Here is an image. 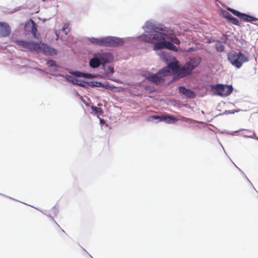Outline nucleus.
<instances>
[{
	"instance_id": "nucleus-3",
	"label": "nucleus",
	"mask_w": 258,
	"mask_h": 258,
	"mask_svg": "<svg viewBox=\"0 0 258 258\" xmlns=\"http://www.w3.org/2000/svg\"><path fill=\"white\" fill-rule=\"evenodd\" d=\"M227 58L232 66L239 69L244 63L249 60L248 55H245L241 52L232 51L227 54Z\"/></svg>"
},
{
	"instance_id": "nucleus-2",
	"label": "nucleus",
	"mask_w": 258,
	"mask_h": 258,
	"mask_svg": "<svg viewBox=\"0 0 258 258\" xmlns=\"http://www.w3.org/2000/svg\"><path fill=\"white\" fill-rule=\"evenodd\" d=\"M200 63V58H193L190 59L181 68L179 67L178 61L169 63L168 68L169 70H171L174 73V77L179 79L190 75L192 71L199 66Z\"/></svg>"
},
{
	"instance_id": "nucleus-28",
	"label": "nucleus",
	"mask_w": 258,
	"mask_h": 258,
	"mask_svg": "<svg viewBox=\"0 0 258 258\" xmlns=\"http://www.w3.org/2000/svg\"><path fill=\"white\" fill-rule=\"evenodd\" d=\"M98 106L101 105V104H100V103H99V104H98Z\"/></svg>"
},
{
	"instance_id": "nucleus-4",
	"label": "nucleus",
	"mask_w": 258,
	"mask_h": 258,
	"mask_svg": "<svg viewBox=\"0 0 258 258\" xmlns=\"http://www.w3.org/2000/svg\"><path fill=\"white\" fill-rule=\"evenodd\" d=\"M170 74L168 66L160 70L157 74H153L150 72H145L143 76L145 77L149 81L157 85L161 83L164 81L163 78L169 76Z\"/></svg>"
},
{
	"instance_id": "nucleus-13",
	"label": "nucleus",
	"mask_w": 258,
	"mask_h": 258,
	"mask_svg": "<svg viewBox=\"0 0 258 258\" xmlns=\"http://www.w3.org/2000/svg\"><path fill=\"white\" fill-rule=\"evenodd\" d=\"M97 54H94V57L91 58L89 62L90 67L92 68L98 67L101 63V60L97 55Z\"/></svg>"
},
{
	"instance_id": "nucleus-23",
	"label": "nucleus",
	"mask_w": 258,
	"mask_h": 258,
	"mask_svg": "<svg viewBox=\"0 0 258 258\" xmlns=\"http://www.w3.org/2000/svg\"><path fill=\"white\" fill-rule=\"evenodd\" d=\"M229 22H230L231 23H232L233 24L235 25H240L239 20L237 19H236L233 17H232V18L230 19Z\"/></svg>"
},
{
	"instance_id": "nucleus-6",
	"label": "nucleus",
	"mask_w": 258,
	"mask_h": 258,
	"mask_svg": "<svg viewBox=\"0 0 258 258\" xmlns=\"http://www.w3.org/2000/svg\"><path fill=\"white\" fill-rule=\"evenodd\" d=\"M211 90L219 96H227L232 93L233 88L231 85L217 84L211 86Z\"/></svg>"
},
{
	"instance_id": "nucleus-19",
	"label": "nucleus",
	"mask_w": 258,
	"mask_h": 258,
	"mask_svg": "<svg viewBox=\"0 0 258 258\" xmlns=\"http://www.w3.org/2000/svg\"><path fill=\"white\" fill-rule=\"evenodd\" d=\"M62 31L66 34H68L70 32L69 24L66 23L62 27Z\"/></svg>"
},
{
	"instance_id": "nucleus-15",
	"label": "nucleus",
	"mask_w": 258,
	"mask_h": 258,
	"mask_svg": "<svg viewBox=\"0 0 258 258\" xmlns=\"http://www.w3.org/2000/svg\"><path fill=\"white\" fill-rule=\"evenodd\" d=\"M91 108L94 114L97 115L98 116L102 115L103 113V111L101 108L97 107L94 106H91Z\"/></svg>"
},
{
	"instance_id": "nucleus-5",
	"label": "nucleus",
	"mask_w": 258,
	"mask_h": 258,
	"mask_svg": "<svg viewBox=\"0 0 258 258\" xmlns=\"http://www.w3.org/2000/svg\"><path fill=\"white\" fill-rule=\"evenodd\" d=\"M158 30L163 31V28L161 27H157L155 29V33L150 35H143L140 36L142 40L144 41L154 43V40L162 41L165 40L167 35L165 33L159 32Z\"/></svg>"
},
{
	"instance_id": "nucleus-11",
	"label": "nucleus",
	"mask_w": 258,
	"mask_h": 258,
	"mask_svg": "<svg viewBox=\"0 0 258 258\" xmlns=\"http://www.w3.org/2000/svg\"><path fill=\"white\" fill-rule=\"evenodd\" d=\"M179 92L180 94L189 98H194L196 96L193 91L189 89H186L183 86H180L179 87Z\"/></svg>"
},
{
	"instance_id": "nucleus-24",
	"label": "nucleus",
	"mask_w": 258,
	"mask_h": 258,
	"mask_svg": "<svg viewBox=\"0 0 258 258\" xmlns=\"http://www.w3.org/2000/svg\"><path fill=\"white\" fill-rule=\"evenodd\" d=\"M114 72V68L112 66H109L108 67L107 71H106V74L108 75H112Z\"/></svg>"
},
{
	"instance_id": "nucleus-10",
	"label": "nucleus",
	"mask_w": 258,
	"mask_h": 258,
	"mask_svg": "<svg viewBox=\"0 0 258 258\" xmlns=\"http://www.w3.org/2000/svg\"><path fill=\"white\" fill-rule=\"evenodd\" d=\"M101 60V64L104 65L107 62H111L113 57L111 53H97V55Z\"/></svg>"
},
{
	"instance_id": "nucleus-17",
	"label": "nucleus",
	"mask_w": 258,
	"mask_h": 258,
	"mask_svg": "<svg viewBox=\"0 0 258 258\" xmlns=\"http://www.w3.org/2000/svg\"><path fill=\"white\" fill-rule=\"evenodd\" d=\"M31 31L33 34V35L34 37L37 38L38 37L37 36V29L36 27V24L34 23V22L33 21L31 20Z\"/></svg>"
},
{
	"instance_id": "nucleus-8",
	"label": "nucleus",
	"mask_w": 258,
	"mask_h": 258,
	"mask_svg": "<svg viewBox=\"0 0 258 258\" xmlns=\"http://www.w3.org/2000/svg\"><path fill=\"white\" fill-rule=\"evenodd\" d=\"M227 10L229 12H231L233 15L235 16H236L237 17H239L241 19H242L243 20L246 21V22H252V21H258V19L255 17H253L252 16L246 15L244 13H241L233 9H232L231 8H227Z\"/></svg>"
},
{
	"instance_id": "nucleus-9",
	"label": "nucleus",
	"mask_w": 258,
	"mask_h": 258,
	"mask_svg": "<svg viewBox=\"0 0 258 258\" xmlns=\"http://www.w3.org/2000/svg\"><path fill=\"white\" fill-rule=\"evenodd\" d=\"M11 32V27L8 23L0 22V37H8L10 35Z\"/></svg>"
},
{
	"instance_id": "nucleus-22",
	"label": "nucleus",
	"mask_w": 258,
	"mask_h": 258,
	"mask_svg": "<svg viewBox=\"0 0 258 258\" xmlns=\"http://www.w3.org/2000/svg\"><path fill=\"white\" fill-rule=\"evenodd\" d=\"M168 38L170 40L172 43H174L176 44H179L180 42L178 38L176 37H171Z\"/></svg>"
},
{
	"instance_id": "nucleus-25",
	"label": "nucleus",
	"mask_w": 258,
	"mask_h": 258,
	"mask_svg": "<svg viewBox=\"0 0 258 258\" xmlns=\"http://www.w3.org/2000/svg\"><path fill=\"white\" fill-rule=\"evenodd\" d=\"M47 64L49 67H53L55 66V62L53 60L50 59L47 61Z\"/></svg>"
},
{
	"instance_id": "nucleus-14",
	"label": "nucleus",
	"mask_w": 258,
	"mask_h": 258,
	"mask_svg": "<svg viewBox=\"0 0 258 258\" xmlns=\"http://www.w3.org/2000/svg\"><path fill=\"white\" fill-rule=\"evenodd\" d=\"M165 48L175 52L178 51V48L171 42L165 41Z\"/></svg>"
},
{
	"instance_id": "nucleus-16",
	"label": "nucleus",
	"mask_w": 258,
	"mask_h": 258,
	"mask_svg": "<svg viewBox=\"0 0 258 258\" xmlns=\"http://www.w3.org/2000/svg\"><path fill=\"white\" fill-rule=\"evenodd\" d=\"M165 41L162 40V41L156 43L154 46V49L158 50L165 48Z\"/></svg>"
},
{
	"instance_id": "nucleus-1",
	"label": "nucleus",
	"mask_w": 258,
	"mask_h": 258,
	"mask_svg": "<svg viewBox=\"0 0 258 258\" xmlns=\"http://www.w3.org/2000/svg\"><path fill=\"white\" fill-rule=\"evenodd\" d=\"M14 42L18 48L22 51L42 52L45 54L50 55L56 54V51L54 48L41 42L28 41L23 39H16Z\"/></svg>"
},
{
	"instance_id": "nucleus-12",
	"label": "nucleus",
	"mask_w": 258,
	"mask_h": 258,
	"mask_svg": "<svg viewBox=\"0 0 258 258\" xmlns=\"http://www.w3.org/2000/svg\"><path fill=\"white\" fill-rule=\"evenodd\" d=\"M154 119H159L160 121H165L168 123H174L177 121V119L171 115H155L152 117Z\"/></svg>"
},
{
	"instance_id": "nucleus-20",
	"label": "nucleus",
	"mask_w": 258,
	"mask_h": 258,
	"mask_svg": "<svg viewBox=\"0 0 258 258\" xmlns=\"http://www.w3.org/2000/svg\"><path fill=\"white\" fill-rule=\"evenodd\" d=\"M90 42L93 44L100 46V38H91Z\"/></svg>"
},
{
	"instance_id": "nucleus-26",
	"label": "nucleus",
	"mask_w": 258,
	"mask_h": 258,
	"mask_svg": "<svg viewBox=\"0 0 258 258\" xmlns=\"http://www.w3.org/2000/svg\"><path fill=\"white\" fill-rule=\"evenodd\" d=\"M100 122L101 123H103L104 122V119L100 118Z\"/></svg>"
},
{
	"instance_id": "nucleus-27",
	"label": "nucleus",
	"mask_w": 258,
	"mask_h": 258,
	"mask_svg": "<svg viewBox=\"0 0 258 258\" xmlns=\"http://www.w3.org/2000/svg\"><path fill=\"white\" fill-rule=\"evenodd\" d=\"M79 85H80V86H83V85H82V84H79Z\"/></svg>"
},
{
	"instance_id": "nucleus-18",
	"label": "nucleus",
	"mask_w": 258,
	"mask_h": 258,
	"mask_svg": "<svg viewBox=\"0 0 258 258\" xmlns=\"http://www.w3.org/2000/svg\"><path fill=\"white\" fill-rule=\"evenodd\" d=\"M73 74H74L77 77H89L91 75L90 74H84L83 73H81L79 72H75L73 73Z\"/></svg>"
},
{
	"instance_id": "nucleus-7",
	"label": "nucleus",
	"mask_w": 258,
	"mask_h": 258,
	"mask_svg": "<svg viewBox=\"0 0 258 258\" xmlns=\"http://www.w3.org/2000/svg\"><path fill=\"white\" fill-rule=\"evenodd\" d=\"M123 44L122 39L114 37L100 38V46H118Z\"/></svg>"
},
{
	"instance_id": "nucleus-21",
	"label": "nucleus",
	"mask_w": 258,
	"mask_h": 258,
	"mask_svg": "<svg viewBox=\"0 0 258 258\" xmlns=\"http://www.w3.org/2000/svg\"><path fill=\"white\" fill-rule=\"evenodd\" d=\"M223 17L227 19L228 21H229L233 17L229 13L227 12H224L223 13Z\"/></svg>"
}]
</instances>
